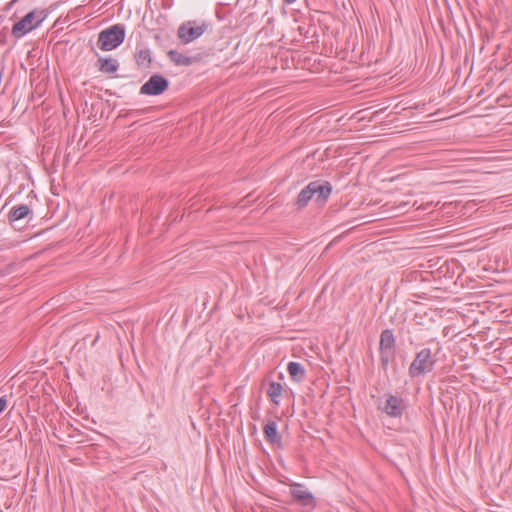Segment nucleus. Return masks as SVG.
I'll return each mask as SVG.
<instances>
[{"label":"nucleus","mask_w":512,"mask_h":512,"mask_svg":"<svg viewBox=\"0 0 512 512\" xmlns=\"http://www.w3.org/2000/svg\"><path fill=\"white\" fill-rule=\"evenodd\" d=\"M46 16L43 10H34L27 13L13 25L11 34L17 39L22 38L27 33L37 28L45 20Z\"/></svg>","instance_id":"1"},{"label":"nucleus","mask_w":512,"mask_h":512,"mask_svg":"<svg viewBox=\"0 0 512 512\" xmlns=\"http://www.w3.org/2000/svg\"><path fill=\"white\" fill-rule=\"evenodd\" d=\"M435 360L432 358L430 348L420 350L411 362L408 372L410 377L416 378L431 372L434 368Z\"/></svg>","instance_id":"2"},{"label":"nucleus","mask_w":512,"mask_h":512,"mask_svg":"<svg viewBox=\"0 0 512 512\" xmlns=\"http://www.w3.org/2000/svg\"><path fill=\"white\" fill-rule=\"evenodd\" d=\"M125 39V30L121 25H114L99 33L98 47L103 51H110L118 47Z\"/></svg>","instance_id":"3"},{"label":"nucleus","mask_w":512,"mask_h":512,"mask_svg":"<svg viewBox=\"0 0 512 512\" xmlns=\"http://www.w3.org/2000/svg\"><path fill=\"white\" fill-rule=\"evenodd\" d=\"M396 340L393 331L385 329L380 335L379 351L380 361L384 369L387 368L389 362L395 358Z\"/></svg>","instance_id":"4"},{"label":"nucleus","mask_w":512,"mask_h":512,"mask_svg":"<svg viewBox=\"0 0 512 512\" xmlns=\"http://www.w3.org/2000/svg\"><path fill=\"white\" fill-rule=\"evenodd\" d=\"M207 27L208 25L204 22L198 24L196 21H188L179 26L177 34L183 43L188 44L199 38Z\"/></svg>","instance_id":"5"},{"label":"nucleus","mask_w":512,"mask_h":512,"mask_svg":"<svg viewBox=\"0 0 512 512\" xmlns=\"http://www.w3.org/2000/svg\"><path fill=\"white\" fill-rule=\"evenodd\" d=\"M168 81L161 75H153L149 80L140 88V93L143 95H160L168 88Z\"/></svg>","instance_id":"6"},{"label":"nucleus","mask_w":512,"mask_h":512,"mask_svg":"<svg viewBox=\"0 0 512 512\" xmlns=\"http://www.w3.org/2000/svg\"><path fill=\"white\" fill-rule=\"evenodd\" d=\"M406 408L407 405L402 398L389 394L386 396L382 409L390 417H401Z\"/></svg>","instance_id":"7"},{"label":"nucleus","mask_w":512,"mask_h":512,"mask_svg":"<svg viewBox=\"0 0 512 512\" xmlns=\"http://www.w3.org/2000/svg\"><path fill=\"white\" fill-rule=\"evenodd\" d=\"M290 492L294 500L298 501L304 506H313L314 497L300 484H293L290 487Z\"/></svg>","instance_id":"8"},{"label":"nucleus","mask_w":512,"mask_h":512,"mask_svg":"<svg viewBox=\"0 0 512 512\" xmlns=\"http://www.w3.org/2000/svg\"><path fill=\"white\" fill-rule=\"evenodd\" d=\"M311 187L314 192V200L319 205L328 199L332 191L331 185L328 182L313 181L311 182Z\"/></svg>","instance_id":"9"},{"label":"nucleus","mask_w":512,"mask_h":512,"mask_svg":"<svg viewBox=\"0 0 512 512\" xmlns=\"http://www.w3.org/2000/svg\"><path fill=\"white\" fill-rule=\"evenodd\" d=\"M264 435L267 442L275 445L281 444V437L278 433L277 424L275 421H268L266 423L264 426Z\"/></svg>","instance_id":"10"},{"label":"nucleus","mask_w":512,"mask_h":512,"mask_svg":"<svg viewBox=\"0 0 512 512\" xmlns=\"http://www.w3.org/2000/svg\"><path fill=\"white\" fill-rule=\"evenodd\" d=\"M314 199V192L311 187V183H309L305 188H303L298 194L297 200L295 204L298 208H304L310 200Z\"/></svg>","instance_id":"11"},{"label":"nucleus","mask_w":512,"mask_h":512,"mask_svg":"<svg viewBox=\"0 0 512 512\" xmlns=\"http://www.w3.org/2000/svg\"><path fill=\"white\" fill-rule=\"evenodd\" d=\"M290 377L295 381H302L305 378V369L298 362H290L287 366Z\"/></svg>","instance_id":"12"},{"label":"nucleus","mask_w":512,"mask_h":512,"mask_svg":"<svg viewBox=\"0 0 512 512\" xmlns=\"http://www.w3.org/2000/svg\"><path fill=\"white\" fill-rule=\"evenodd\" d=\"M99 70L103 73L113 74L118 70L119 64L111 58H99Z\"/></svg>","instance_id":"13"},{"label":"nucleus","mask_w":512,"mask_h":512,"mask_svg":"<svg viewBox=\"0 0 512 512\" xmlns=\"http://www.w3.org/2000/svg\"><path fill=\"white\" fill-rule=\"evenodd\" d=\"M31 212L30 208L27 205H19L13 207L9 213V219L11 221L21 220L28 216Z\"/></svg>","instance_id":"14"},{"label":"nucleus","mask_w":512,"mask_h":512,"mask_svg":"<svg viewBox=\"0 0 512 512\" xmlns=\"http://www.w3.org/2000/svg\"><path fill=\"white\" fill-rule=\"evenodd\" d=\"M168 56L171 61H173L176 65H184L188 66L191 65L193 60L191 57H188L182 53H179L177 51L171 50L168 52Z\"/></svg>","instance_id":"15"},{"label":"nucleus","mask_w":512,"mask_h":512,"mask_svg":"<svg viewBox=\"0 0 512 512\" xmlns=\"http://www.w3.org/2000/svg\"><path fill=\"white\" fill-rule=\"evenodd\" d=\"M282 385L278 382H271L269 388L267 390V394L270 397L271 401L275 404L279 403V398L282 394Z\"/></svg>","instance_id":"16"},{"label":"nucleus","mask_w":512,"mask_h":512,"mask_svg":"<svg viewBox=\"0 0 512 512\" xmlns=\"http://www.w3.org/2000/svg\"><path fill=\"white\" fill-rule=\"evenodd\" d=\"M371 115L372 113H368V110L367 109H361L359 111H356L354 112L353 114V117H354V123L357 122H361L363 120H365L366 118H369V121L371 120ZM355 130H360V128H357L355 125H354V131Z\"/></svg>","instance_id":"17"},{"label":"nucleus","mask_w":512,"mask_h":512,"mask_svg":"<svg viewBox=\"0 0 512 512\" xmlns=\"http://www.w3.org/2000/svg\"><path fill=\"white\" fill-rule=\"evenodd\" d=\"M136 61L139 65H147L150 63V52L147 49H143L137 52Z\"/></svg>","instance_id":"18"},{"label":"nucleus","mask_w":512,"mask_h":512,"mask_svg":"<svg viewBox=\"0 0 512 512\" xmlns=\"http://www.w3.org/2000/svg\"><path fill=\"white\" fill-rule=\"evenodd\" d=\"M356 221H358V223L354 224V228L358 227V226H361V225H363V224H365L367 222H371L372 220L365 221V220H363L362 216H357V217H354V222H356Z\"/></svg>","instance_id":"19"},{"label":"nucleus","mask_w":512,"mask_h":512,"mask_svg":"<svg viewBox=\"0 0 512 512\" xmlns=\"http://www.w3.org/2000/svg\"><path fill=\"white\" fill-rule=\"evenodd\" d=\"M7 406V400L4 397L0 398V414L5 410Z\"/></svg>","instance_id":"20"},{"label":"nucleus","mask_w":512,"mask_h":512,"mask_svg":"<svg viewBox=\"0 0 512 512\" xmlns=\"http://www.w3.org/2000/svg\"><path fill=\"white\" fill-rule=\"evenodd\" d=\"M286 3L288 4H292L293 2H295L296 0H284Z\"/></svg>","instance_id":"21"},{"label":"nucleus","mask_w":512,"mask_h":512,"mask_svg":"<svg viewBox=\"0 0 512 512\" xmlns=\"http://www.w3.org/2000/svg\"><path fill=\"white\" fill-rule=\"evenodd\" d=\"M366 62L363 60V55H361V65H365Z\"/></svg>","instance_id":"22"},{"label":"nucleus","mask_w":512,"mask_h":512,"mask_svg":"<svg viewBox=\"0 0 512 512\" xmlns=\"http://www.w3.org/2000/svg\"><path fill=\"white\" fill-rule=\"evenodd\" d=\"M361 138H362V136H355V135L353 136V139H354V140H355V139H361Z\"/></svg>","instance_id":"23"},{"label":"nucleus","mask_w":512,"mask_h":512,"mask_svg":"<svg viewBox=\"0 0 512 512\" xmlns=\"http://www.w3.org/2000/svg\"><path fill=\"white\" fill-rule=\"evenodd\" d=\"M3 19H4V18H3L2 16H0V23L3 21Z\"/></svg>","instance_id":"24"}]
</instances>
